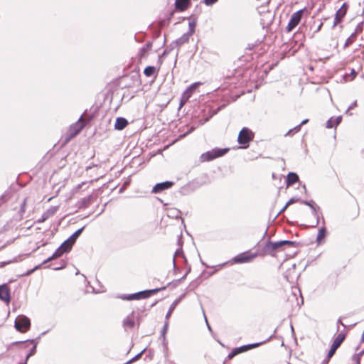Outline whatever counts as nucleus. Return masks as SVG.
Wrapping results in <instances>:
<instances>
[{
  "instance_id": "nucleus-1",
  "label": "nucleus",
  "mask_w": 364,
  "mask_h": 364,
  "mask_svg": "<svg viewBox=\"0 0 364 364\" xmlns=\"http://www.w3.org/2000/svg\"><path fill=\"white\" fill-rule=\"evenodd\" d=\"M82 230L83 229H77V230L74 234H73L68 240L61 244V245L55 250L52 256L46 260V262L61 257L64 253L70 252L77 238L80 236Z\"/></svg>"
},
{
  "instance_id": "nucleus-2",
  "label": "nucleus",
  "mask_w": 364,
  "mask_h": 364,
  "mask_svg": "<svg viewBox=\"0 0 364 364\" xmlns=\"http://www.w3.org/2000/svg\"><path fill=\"white\" fill-rule=\"evenodd\" d=\"M259 255L258 251L248 250L242 252L232 258L235 264L250 263Z\"/></svg>"
},
{
  "instance_id": "nucleus-3",
  "label": "nucleus",
  "mask_w": 364,
  "mask_h": 364,
  "mask_svg": "<svg viewBox=\"0 0 364 364\" xmlns=\"http://www.w3.org/2000/svg\"><path fill=\"white\" fill-rule=\"evenodd\" d=\"M159 291L158 289H151V290H146L143 291H139L137 293L126 295H120L117 297L122 300L124 301H132V300H139L141 299H146L151 296L152 294H156Z\"/></svg>"
},
{
  "instance_id": "nucleus-4",
  "label": "nucleus",
  "mask_w": 364,
  "mask_h": 364,
  "mask_svg": "<svg viewBox=\"0 0 364 364\" xmlns=\"http://www.w3.org/2000/svg\"><path fill=\"white\" fill-rule=\"evenodd\" d=\"M228 151V149L215 148L202 154L200 156V162L210 161L216 158L223 156Z\"/></svg>"
},
{
  "instance_id": "nucleus-5",
  "label": "nucleus",
  "mask_w": 364,
  "mask_h": 364,
  "mask_svg": "<svg viewBox=\"0 0 364 364\" xmlns=\"http://www.w3.org/2000/svg\"><path fill=\"white\" fill-rule=\"evenodd\" d=\"M254 138V133L248 128L244 127L239 133L237 141L242 145V148L246 149L249 143Z\"/></svg>"
},
{
  "instance_id": "nucleus-6",
  "label": "nucleus",
  "mask_w": 364,
  "mask_h": 364,
  "mask_svg": "<svg viewBox=\"0 0 364 364\" xmlns=\"http://www.w3.org/2000/svg\"><path fill=\"white\" fill-rule=\"evenodd\" d=\"M295 242L290 240H281L278 242H269L267 243L265 246V250L269 253H273L277 251L278 249L282 247L284 245H288L289 247L294 246Z\"/></svg>"
},
{
  "instance_id": "nucleus-7",
  "label": "nucleus",
  "mask_w": 364,
  "mask_h": 364,
  "mask_svg": "<svg viewBox=\"0 0 364 364\" xmlns=\"http://www.w3.org/2000/svg\"><path fill=\"white\" fill-rule=\"evenodd\" d=\"M31 326V322L28 318L25 316H19L15 321L16 328L22 333L27 331Z\"/></svg>"
},
{
  "instance_id": "nucleus-8",
  "label": "nucleus",
  "mask_w": 364,
  "mask_h": 364,
  "mask_svg": "<svg viewBox=\"0 0 364 364\" xmlns=\"http://www.w3.org/2000/svg\"><path fill=\"white\" fill-rule=\"evenodd\" d=\"M140 324V319L139 318L136 317L134 315V313L132 312L129 315H128L122 322L123 327L125 329H132L135 327L136 325L138 326Z\"/></svg>"
},
{
  "instance_id": "nucleus-9",
  "label": "nucleus",
  "mask_w": 364,
  "mask_h": 364,
  "mask_svg": "<svg viewBox=\"0 0 364 364\" xmlns=\"http://www.w3.org/2000/svg\"><path fill=\"white\" fill-rule=\"evenodd\" d=\"M304 11V9H301L291 15L290 20L288 23V25L287 26V31H291L299 23Z\"/></svg>"
},
{
  "instance_id": "nucleus-10",
  "label": "nucleus",
  "mask_w": 364,
  "mask_h": 364,
  "mask_svg": "<svg viewBox=\"0 0 364 364\" xmlns=\"http://www.w3.org/2000/svg\"><path fill=\"white\" fill-rule=\"evenodd\" d=\"M84 126L85 123L82 122V117H80L77 122L70 127L68 131V139L67 140H69L76 136L82 129Z\"/></svg>"
},
{
  "instance_id": "nucleus-11",
  "label": "nucleus",
  "mask_w": 364,
  "mask_h": 364,
  "mask_svg": "<svg viewBox=\"0 0 364 364\" xmlns=\"http://www.w3.org/2000/svg\"><path fill=\"white\" fill-rule=\"evenodd\" d=\"M261 343H255L253 344L245 345V346H240L239 348H236L233 349V350L229 354L228 357L230 358H232L234 356H235L236 355H237L239 353L246 352L249 350H251V349H253L261 345Z\"/></svg>"
},
{
  "instance_id": "nucleus-12",
  "label": "nucleus",
  "mask_w": 364,
  "mask_h": 364,
  "mask_svg": "<svg viewBox=\"0 0 364 364\" xmlns=\"http://www.w3.org/2000/svg\"><path fill=\"white\" fill-rule=\"evenodd\" d=\"M346 12H347V7L346 6V4H343L341 6V7L336 13L333 27H335L336 26H337L338 23H340L342 21L343 18L346 14Z\"/></svg>"
},
{
  "instance_id": "nucleus-13",
  "label": "nucleus",
  "mask_w": 364,
  "mask_h": 364,
  "mask_svg": "<svg viewBox=\"0 0 364 364\" xmlns=\"http://www.w3.org/2000/svg\"><path fill=\"white\" fill-rule=\"evenodd\" d=\"M173 185V183L171 182V181H165V182H162V183H159L154 186V188L152 189V193H160L162 191L170 188Z\"/></svg>"
},
{
  "instance_id": "nucleus-14",
  "label": "nucleus",
  "mask_w": 364,
  "mask_h": 364,
  "mask_svg": "<svg viewBox=\"0 0 364 364\" xmlns=\"http://www.w3.org/2000/svg\"><path fill=\"white\" fill-rule=\"evenodd\" d=\"M0 299L7 304L10 301V289L6 284L0 286Z\"/></svg>"
},
{
  "instance_id": "nucleus-15",
  "label": "nucleus",
  "mask_w": 364,
  "mask_h": 364,
  "mask_svg": "<svg viewBox=\"0 0 364 364\" xmlns=\"http://www.w3.org/2000/svg\"><path fill=\"white\" fill-rule=\"evenodd\" d=\"M201 83L200 82H196L193 84H191L190 86H188L186 90L182 93V96L183 98H186L189 100L191 96L193 95L195 90L200 85Z\"/></svg>"
},
{
  "instance_id": "nucleus-16",
  "label": "nucleus",
  "mask_w": 364,
  "mask_h": 364,
  "mask_svg": "<svg viewBox=\"0 0 364 364\" xmlns=\"http://www.w3.org/2000/svg\"><path fill=\"white\" fill-rule=\"evenodd\" d=\"M128 124V122L125 118L123 117H118L116 119L115 124H114V128L117 130H122L124 129L127 125Z\"/></svg>"
},
{
  "instance_id": "nucleus-17",
  "label": "nucleus",
  "mask_w": 364,
  "mask_h": 364,
  "mask_svg": "<svg viewBox=\"0 0 364 364\" xmlns=\"http://www.w3.org/2000/svg\"><path fill=\"white\" fill-rule=\"evenodd\" d=\"M93 196L92 195H89L87 197L82 198L78 202V205L80 208H85L89 206V205L92 202Z\"/></svg>"
},
{
  "instance_id": "nucleus-18",
  "label": "nucleus",
  "mask_w": 364,
  "mask_h": 364,
  "mask_svg": "<svg viewBox=\"0 0 364 364\" xmlns=\"http://www.w3.org/2000/svg\"><path fill=\"white\" fill-rule=\"evenodd\" d=\"M299 181V176L296 173L290 172L287 177V186H290Z\"/></svg>"
},
{
  "instance_id": "nucleus-19",
  "label": "nucleus",
  "mask_w": 364,
  "mask_h": 364,
  "mask_svg": "<svg viewBox=\"0 0 364 364\" xmlns=\"http://www.w3.org/2000/svg\"><path fill=\"white\" fill-rule=\"evenodd\" d=\"M192 36L190 33L188 32L185 33L183 35H182L180 38H178L176 41V43L178 46H181V45L184 44L185 43L188 42L189 38Z\"/></svg>"
},
{
  "instance_id": "nucleus-20",
  "label": "nucleus",
  "mask_w": 364,
  "mask_h": 364,
  "mask_svg": "<svg viewBox=\"0 0 364 364\" xmlns=\"http://www.w3.org/2000/svg\"><path fill=\"white\" fill-rule=\"evenodd\" d=\"M341 122V117H338L335 119L331 117L326 122V128L331 129L333 128L334 126L338 125Z\"/></svg>"
},
{
  "instance_id": "nucleus-21",
  "label": "nucleus",
  "mask_w": 364,
  "mask_h": 364,
  "mask_svg": "<svg viewBox=\"0 0 364 364\" xmlns=\"http://www.w3.org/2000/svg\"><path fill=\"white\" fill-rule=\"evenodd\" d=\"M58 210V205H55V206H51L43 214V220H45L46 218L53 215L56 212L57 210Z\"/></svg>"
},
{
  "instance_id": "nucleus-22",
  "label": "nucleus",
  "mask_w": 364,
  "mask_h": 364,
  "mask_svg": "<svg viewBox=\"0 0 364 364\" xmlns=\"http://www.w3.org/2000/svg\"><path fill=\"white\" fill-rule=\"evenodd\" d=\"M345 338H346V336L345 334L343 333H339L336 338H335V340L333 341V343L332 344L333 346H334L335 348H338L340 347V346L341 345V343L343 342V341L345 340Z\"/></svg>"
},
{
  "instance_id": "nucleus-23",
  "label": "nucleus",
  "mask_w": 364,
  "mask_h": 364,
  "mask_svg": "<svg viewBox=\"0 0 364 364\" xmlns=\"http://www.w3.org/2000/svg\"><path fill=\"white\" fill-rule=\"evenodd\" d=\"M189 0H176V6L181 11L186 9Z\"/></svg>"
},
{
  "instance_id": "nucleus-24",
  "label": "nucleus",
  "mask_w": 364,
  "mask_h": 364,
  "mask_svg": "<svg viewBox=\"0 0 364 364\" xmlns=\"http://www.w3.org/2000/svg\"><path fill=\"white\" fill-rule=\"evenodd\" d=\"M326 229H319V231H318V235H317V239H316V241L318 242V245H321L322 243H323L324 242V238L326 235Z\"/></svg>"
},
{
  "instance_id": "nucleus-25",
  "label": "nucleus",
  "mask_w": 364,
  "mask_h": 364,
  "mask_svg": "<svg viewBox=\"0 0 364 364\" xmlns=\"http://www.w3.org/2000/svg\"><path fill=\"white\" fill-rule=\"evenodd\" d=\"M156 73V69L154 66H148L144 70V73L146 77H151Z\"/></svg>"
},
{
  "instance_id": "nucleus-26",
  "label": "nucleus",
  "mask_w": 364,
  "mask_h": 364,
  "mask_svg": "<svg viewBox=\"0 0 364 364\" xmlns=\"http://www.w3.org/2000/svg\"><path fill=\"white\" fill-rule=\"evenodd\" d=\"M150 48H151V45L149 43H146L142 48H141L139 51V58H143L146 55L147 51L150 49Z\"/></svg>"
},
{
  "instance_id": "nucleus-27",
  "label": "nucleus",
  "mask_w": 364,
  "mask_h": 364,
  "mask_svg": "<svg viewBox=\"0 0 364 364\" xmlns=\"http://www.w3.org/2000/svg\"><path fill=\"white\" fill-rule=\"evenodd\" d=\"M357 38V36H355V33H352L346 40L344 48H346L353 43Z\"/></svg>"
},
{
  "instance_id": "nucleus-28",
  "label": "nucleus",
  "mask_w": 364,
  "mask_h": 364,
  "mask_svg": "<svg viewBox=\"0 0 364 364\" xmlns=\"http://www.w3.org/2000/svg\"><path fill=\"white\" fill-rule=\"evenodd\" d=\"M196 26V21H189L188 33L193 36V33H195Z\"/></svg>"
},
{
  "instance_id": "nucleus-29",
  "label": "nucleus",
  "mask_w": 364,
  "mask_h": 364,
  "mask_svg": "<svg viewBox=\"0 0 364 364\" xmlns=\"http://www.w3.org/2000/svg\"><path fill=\"white\" fill-rule=\"evenodd\" d=\"M31 345L32 348L31 349L30 353L26 355V360L29 358L31 355H34L36 351V344H35L33 341H31L27 343V346Z\"/></svg>"
},
{
  "instance_id": "nucleus-30",
  "label": "nucleus",
  "mask_w": 364,
  "mask_h": 364,
  "mask_svg": "<svg viewBox=\"0 0 364 364\" xmlns=\"http://www.w3.org/2000/svg\"><path fill=\"white\" fill-rule=\"evenodd\" d=\"M363 22H360V23H358L355 29V31L353 33H355V36H357L358 33H361L363 31Z\"/></svg>"
},
{
  "instance_id": "nucleus-31",
  "label": "nucleus",
  "mask_w": 364,
  "mask_h": 364,
  "mask_svg": "<svg viewBox=\"0 0 364 364\" xmlns=\"http://www.w3.org/2000/svg\"><path fill=\"white\" fill-rule=\"evenodd\" d=\"M309 122V119H304L301 123L300 124L297 125L296 127H295L292 130L295 131L296 132H299L301 129V127L304 124H306L307 122Z\"/></svg>"
},
{
  "instance_id": "nucleus-32",
  "label": "nucleus",
  "mask_w": 364,
  "mask_h": 364,
  "mask_svg": "<svg viewBox=\"0 0 364 364\" xmlns=\"http://www.w3.org/2000/svg\"><path fill=\"white\" fill-rule=\"evenodd\" d=\"M337 349L338 348L331 346V349L329 350L328 353V359H330L335 354Z\"/></svg>"
},
{
  "instance_id": "nucleus-33",
  "label": "nucleus",
  "mask_w": 364,
  "mask_h": 364,
  "mask_svg": "<svg viewBox=\"0 0 364 364\" xmlns=\"http://www.w3.org/2000/svg\"><path fill=\"white\" fill-rule=\"evenodd\" d=\"M188 101V99L183 98V97L181 95V100H180L179 107L181 108Z\"/></svg>"
},
{
  "instance_id": "nucleus-34",
  "label": "nucleus",
  "mask_w": 364,
  "mask_h": 364,
  "mask_svg": "<svg viewBox=\"0 0 364 364\" xmlns=\"http://www.w3.org/2000/svg\"><path fill=\"white\" fill-rule=\"evenodd\" d=\"M298 199H295L294 198H291L285 205V206L284 207V208L282 209V210H284L288 205H289L290 204H292L294 203V202L297 201Z\"/></svg>"
},
{
  "instance_id": "nucleus-35",
  "label": "nucleus",
  "mask_w": 364,
  "mask_h": 364,
  "mask_svg": "<svg viewBox=\"0 0 364 364\" xmlns=\"http://www.w3.org/2000/svg\"><path fill=\"white\" fill-rule=\"evenodd\" d=\"M218 0H204V3L207 5V6H210V5H213V4H215V2H217Z\"/></svg>"
},
{
  "instance_id": "nucleus-36",
  "label": "nucleus",
  "mask_w": 364,
  "mask_h": 364,
  "mask_svg": "<svg viewBox=\"0 0 364 364\" xmlns=\"http://www.w3.org/2000/svg\"><path fill=\"white\" fill-rule=\"evenodd\" d=\"M26 199H24L22 204H21V213H24L25 212V207H26Z\"/></svg>"
},
{
  "instance_id": "nucleus-37",
  "label": "nucleus",
  "mask_w": 364,
  "mask_h": 364,
  "mask_svg": "<svg viewBox=\"0 0 364 364\" xmlns=\"http://www.w3.org/2000/svg\"><path fill=\"white\" fill-rule=\"evenodd\" d=\"M357 106V101L353 102L348 107L347 112Z\"/></svg>"
},
{
  "instance_id": "nucleus-38",
  "label": "nucleus",
  "mask_w": 364,
  "mask_h": 364,
  "mask_svg": "<svg viewBox=\"0 0 364 364\" xmlns=\"http://www.w3.org/2000/svg\"><path fill=\"white\" fill-rule=\"evenodd\" d=\"M304 203L310 206L313 210H315V208L309 201H304Z\"/></svg>"
},
{
  "instance_id": "nucleus-39",
  "label": "nucleus",
  "mask_w": 364,
  "mask_h": 364,
  "mask_svg": "<svg viewBox=\"0 0 364 364\" xmlns=\"http://www.w3.org/2000/svg\"><path fill=\"white\" fill-rule=\"evenodd\" d=\"M322 26H323V23H321L318 25V26H317V29H316V32L319 31L321 30V28Z\"/></svg>"
},
{
  "instance_id": "nucleus-40",
  "label": "nucleus",
  "mask_w": 364,
  "mask_h": 364,
  "mask_svg": "<svg viewBox=\"0 0 364 364\" xmlns=\"http://www.w3.org/2000/svg\"><path fill=\"white\" fill-rule=\"evenodd\" d=\"M361 340H362V342H364V331H363V335H362V338H361Z\"/></svg>"
},
{
  "instance_id": "nucleus-41",
  "label": "nucleus",
  "mask_w": 364,
  "mask_h": 364,
  "mask_svg": "<svg viewBox=\"0 0 364 364\" xmlns=\"http://www.w3.org/2000/svg\"><path fill=\"white\" fill-rule=\"evenodd\" d=\"M306 228H314V225H311V227L306 226Z\"/></svg>"
}]
</instances>
